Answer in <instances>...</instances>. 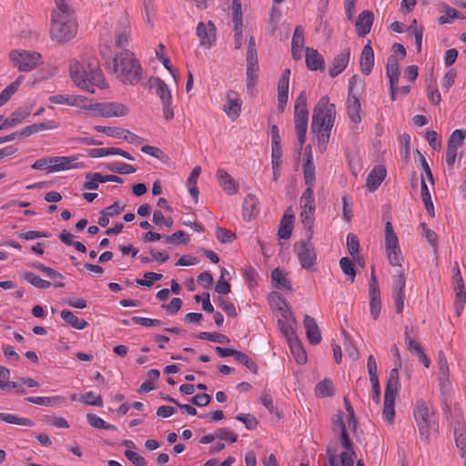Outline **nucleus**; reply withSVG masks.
<instances>
[{
  "mask_svg": "<svg viewBox=\"0 0 466 466\" xmlns=\"http://www.w3.org/2000/svg\"><path fill=\"white\" fill-rule=\"evenodd\" d=\"M197 338L199 339H207V340L214 341V342H218V343H228L229 342V339L226 335L217 333V332L210 333V332L202 331L197 335Z\"/></svg>",
  "mask_w": 466,
  "mask_h": 466,
  "instance_id": "680f3d73",
  "label": "nucleus"
},
{
  "mask_svg": "<svg viewBox=\"0 0 466 466\" xmlns=\"http://www.w3.org/2000/svg\"><path fill=\"white\" fill-rule=\"evenodd\" d=\"M77 158L76 157H52L47 167L48 172H58L71 168H78L80 165L74 163Z\"/></svg>",
  "mask_w": 466,
  "mask_h": 466,
  "instance_id": "2eb2a0df",
  "label": "nucleus"
},
{
  "mask_svg": "<svg viewBox=\"0 0 466 466\" xmlns=\"http://www.w3.org/2000/svg\"><path fill=\"white\" fill-rule=\"evenodd\" d=\"M294 220L295 216L291 212V208H289L280 220L278 231V236L279 237V238L288 239L290 238L293 229Z\"/></svg>",
  "mask_w": 466,
  "mask_h": 466,
  "instance_id": "393cba45",
  "label": "nucleus"
},
{
  "mask_svg": "<svg viewBox=\"0 0 466 466\" xmlns=\"http://www.w3.org/2000/svg\"><path fill=\"white\" fill-rule=\"evenodd\" d=\"M56 9L52 11L51 18H69L74 17V12L65 0H55Z\"/></svg>",
  "mask_w": 466,
  "mask_h": 466,
  "instance_id": "e433bc0d",
  "label": "nucleus"
},
{
  "mask_svg": "<svg viewBox=\"0 0 466 466\" xmlns=\"http://www.w3.org/2000/svg\"><path fill=\"white\" fill-rule=\"evenodd\" d=\"M441 10L445 12V15H442L439 17V24L444 25L448 23H451L452 19H465V15L458 11L457 9L449 6L446 3L441 4Z\"/></svg>",
  "mask_w": 466,
  "mask_h": 466,
  "instance_id": "72a5a7b5",
  "label": "nucleus"
},
{
  "mask_svg": "<svg viewBox=\"0 0 466 466\" xmlns=\"http://www.w3.org/2000/svg\"><path fill=\"white\" fill-rule=\"evenodd\" d=\"M339 424L340 427V436H339L340 443H341V446L345 449L344 451H354L353 443L349 437V434H348V431L346 429V425L341 419H339Z\"/></svg>",
  "mask_w": 466,
  "mask_h": 466,
  "instance_id": "052dcab7",
  "label": "nucleus"
},
{
  "mask_svg": "<svg viewBox=\"0 0 466 466\" xmlns=\"http://www.w3.org/2000/svg\"><path fill=\"white\" fill-rule=\"evenodd\" d=\"M400 389V378L397 369H392L387 380L384 392V402L382 418L385 421L391 424L395 418V399Z\"/></svg>",
  "mask_w": 466,
  "mask_h": 466,
  "instance_id": "20e7f679",
  "label": "nucleus"
},
{
  "mask_svg": "<svg viewBox=\"0 0 466 466\" xmlns=\"http://www.w3.org/2000/svg\"><path fill=\"white\" fill-rule=\"evenodd\" d=\"M301 222L309 231H312L314 225L315 199L313 188L306 187L300 197Z\"/></svg>",
  "mask_w": 466,
  "mask_h": 466,
  "instance_id": "9b49d317",
  "label": "nucleus"
},
{
  "mask_svg": "<svg viewBox=\"0 0 466 466\" xmlns=\"http://www.w3.org/2000/svg\"><path fill=\"white\" fill-rule=\"evenodd\" d=\"M289 81L279 77L278 82V109L283 112L288 102Z\"/></svg>",
  "mask_w": 466,
  "mask_h": 466,
  "instance_id": "2f4dec72",
  "label": "nucleus"
},
{
  "mask_svg": "<svg viewBox=\"0 0 466 466\" xmlns=\"http://www.w3.org/2000/svg\"><path fill=\"white\" fill-rule=\"evenodd\" d=\"M405 287H406V277L402 269V266L399 267V269L393 277L392 283V293L396 308V312L401 314L404 309V299H405Z\"/></svg>",
  "mask_w": 466,
  "mask_h": 466,
  "instance_id": "f8f14e48",
  "label": "nucleus"
},
{
  "mask_svg": "<svg viewBox=\"0 0 466 466\" xmlns=\"http://www.w3.org/2000/svg\"><path fill=\"white\" fill-rule=\"evenodd\" d=\"M165 242L172 245H187L189 241L188 235L182 231H177L170 236H164Z\"/></svg>",
  "mask_w": 466,
  "mask_h": 466,
  "instance_id": "de8ad7c7",
  "label": "nucleus"
},
{
  "mask_svg": "<svg viewBox=\"0 0 466 466\" xmlns=\"http://www.w3.org/2000/svg\"><path fill=\"white\" fill-rule=\"evenodd\" d=\"M112 70L125 85H136L142 78V67L133 52L125 49L115 55Z\"/></svg>",
  "mask_w": 466,
  "mask_h": 466,
  "instance_id": "f03ea898",
  "label": "nucleus"
},
{
  "mask_svg": "<svg viewBox=\"0 0 466 466\" xmlns=\"http://www.w3.org/2000/svg\"><path fill=\"white\" fill-rule=\"evenodd\" d=\"M242 208L244 219L251 220V218L257 216L259 211L258 198L254 195L248 194L243 201Z\"/></svg>",
  "mask_w": 466,
  "mask_h": 466,
  "instance_id": "cd10ccee",
  "label": "nucleus"
},
{
  "mask_svg": "<svg viewBox=\"0 0 466 466\" xmlns=\"http://www.w3.org/2000/svg\"><path fill=\"white\" fill-rule=\"evenodd\" d=\"M312 231H309L307 239L296 242L294 251L297 254L301 267L305 269H310L316 264L315 248L311 242Z\"/></svg>",
  "mask_w": 466,
  "mask_h": 466,
  "instance_id": "6e6552de",
  "label": "nucleus"
},
{
  "mask_svg": "<svg viewBox=\"0 0 466 466\" xmlns=\"http://www.w3.org/2000/svg\"><path fill=\"white\" fill-rule=\"evenodd\" d=\"M94 129L100 133H105L108 137L123 138L130 144L141 145L144 142V138L138 137L136 134L131 133L127 129L116 127H104L96 126Z\"/></svg>",
  "mask_w": 466,
  "mask_h": 466,
  "instance_id": "ddd939ff",
  "label": "nucleus"
},
{
  "mask_svg": "<svg viewBox=\"0 0 466 466\" xmlns=\"http://www.w3.org/2000/svg\"><path fill=\"white\" fill-rule=\"evenodd\" d=\"M386 75L390 81V86L399 84V76L400 75L399 61L393 55L387 58Z\"/></svg>",
  "mask_w": 466,
  "mask_h": 466,
  "instance_id": "c85d7f7f",
  "label": "nucleus"
},
{
  "mask_svg": "<svg viewBox=\"0 0 466 466\" xmlns=\"http://www.w3.org/2000/svg\"><path fill=\"white\" fill-rule=\"evenodd\" d=\"M335 115V105L329 103L328 96H322L313 109L311 132L317 134L318 145L321 151L326 149L329 140Z\"/></svg>",
  "mask_w": 466,
  "mask_h": 466,
  "instance_id": "f257e3e1",
  "label": "nucleus"
},
{
  "mask_svg": "<svg viewBox=\"0 0 466 466\" xmlns=\"http://www.w3.org/2000/svg\"><path fill=\"white\" fill-rule=\"evenodd\" d=\"M295 131L298 137L299 150L302 148L306 141V134L308 129L309 116H294Z\"/></svg>",
  "mask_w": 466,
  "mask_h": 466,
  "instance_id": "473e14b6",
  "label": "nucleus"
},
{
  "mask_svg": "<svg viewBox=\"0 0 466 466\" xmlns=\"http://www.w3.org/2000/svg\"><path fill=\"white\" fill-rule=\"evenodd\" d=\"M385 250L390 264L393 267H400V256L401 251L399 239L390 221L385 225Z\"/></svg>",
  "mask_w": 466,
  "mask_h": 466,
  "instance_id": "9d476101",
  "label": "nucleus"
},
{
  "mask_svg": "<svg viewBox=\"0 0 466 466\" xmlns=\"http://www.w3.org/2000/svg\"><path fill=\"white\" fill-rule=\"evenodd\" d=\"M420 228L423 230V236L436 253L438 250V236L436 232L429 228L425 223H421Z\"/></svg>",
  "mask_w": 466,
  "mask_h": 466,
  "instance_id": "e2e57ef3",
  "label": "nucleus"
},
{
  "mask_svg": "<svg viewBox=\"0 0 466 466\" xmlns=\"http://www.w3.org/2000/svg\"><path fill=\"white\" fill-rule=\"evenodd\" d=\"M0 420L10 424H16L26 427L35 426V422L28 418H20L15 414L0 412Z\"/></svg>",
  "mask_w": 466,
  "mask_h": 466,
  "instance_id": "ea45409f",
  "label": "nucleus"
},
{
  "mask_svg": "<svg viewBox=\"0 0 466 466\" xmlns=\"http://www.w3.org/2000/svg\"><path fill=\"white\" fill-rule=\"evenodd\" d=\"M216 26L213 22H199L197 25V35L200 39V46L210 47L216 41Z\"/></svg>",
  "mask_w": 466,
  "mask_h": 466,
  "instance_id": "4468645a",
  "label": "nucleus"
},
{
  "mask_svg": "<svg viewBox=\"0 0 466 466\" xmlns=\"http://www.w3.org/2000/svg\"><path fill=\"white\" fill-rule=\"evenodd\" d=\"M361 72L369 76L374 66V52L370 45V41L363 47L360 59Z\"/></svg>",
  "mask_w": 466,
  "mask_h": 466,
  "instance_id": "b1692460",
  "label": "nucleus"
},
{
  "mask_svg": "<svg viewBox=\"0 0 466 466\" xmlns=\"http://www.w3.org/2000/svg\"><path fill=\"white\" fill-rule=\"evenodd\" d=\"M347 247L350 255L352 257L354 260L359 259V252H360V242L358 237L353 233H349L347 235Z\"/></svg>",
  "mask_w": 466,
  "mask_h": 466,
  "instance_id": "8fccbe9b",
  "label": "nucleus"
},
{
  "mask_svg": "<svg viewBox=\"0 0 466 466\" xmlns=\"http://www.w3.org/2000/svg\"><path fill=\"white\" fill-rule=\"evenodd\" d=\"M413 416L417 422V426L421 437L429 439L430 429L434 423L433 413L430 410L423 400H418L413 410Z\"/></svg>",
  "mask_w": 466,
  "mask_h": 466,
  "instance_id": "1a4fd4ad",
  "label": "nucleus"
},
{
  "mask_svg": "<svg viewBox=\"0 0 466 466\" xmlns=\"http://www.w3.org/2000/svg\"><path fill=\"white\" fill-rule=\"evenodd\" d=\"M370 299V310L373 319H377L380 316L381 309L380 293L369 294Z\"/></svg>",
  "mask_w": 466,
  "mask_h": 466,
  "instance_id": "4d7b16f0",
  "label": "nucleus"
},
{
  "mask_svg": "<svg viewBox=\"0 0 466 466\" xmlns=\"http://www.w3.org/2000/svg\"><path fill=\"white\" fill-rule=\"evenodd\" d=\"M364 81L357 75L352 76L349 81V94H348V116L350 120L356 124L361 121L360 116V102L359 100V88L362 90Z\"/></svg>",
  "mask_w": 466,
  "mask_h": 466,
  "instance_id": "0eeeda50",
  "label": "nucleus"
},
{
  "mask_svg": "<svg viewBox=\"0 0 466 466\" xmlns=\"http://www.w3.org/2000/svg\"><path fill=\"white\" fill-rule=\"evenodd\" d=\"M129 28V22L127 18L123 17L119 21V25L116 28V46L117 47H123L128 43V35L129 32L127 29Z\"/></svg>",
  "mask_w": 466,
  "mask_h": 466,
  "instance_id": "7c9ffc66",
  "label": "nucleus"
},
{
  "mask_svg": "<svg viewBox=\"0 0 466 466\" xmlns=\"http://www.w3.org/2000/svg\"><path fill=\"white\" fill-rule=\"evenodd\" d=\"M103 107L106 117L124 116L128 114V108L122 103L105 102Z\"/></svg>",
  "mask_w": 466,
  "mask_h": 466,
  "instance_id": "c756f323",
  "label": "nucleus"
},
{
  "mask_svg": "<svg viewBox=\"0 0 466 466\" xmlns=\"http://www.w3.org/2000/svg\"><path fill=\"white\" fill-rule=\"evenodd\" d=\"M466 137V130L465 129H456L454 130L449 139L448 146H452V147L457 148L463 145L464 139Z\"/></svg>",
  "mask_w": 466,
  "mask_h": 466,
  "instance_id": "bf43d9fd",
  "label": "nucleus"
},
{
  "mask_svg": "<svg viewBox=\"0 0 466 466\" xmlns=\"http://www.w3.org/2000/svg\"><path fill=\"white\" fill-rule=\"evenodd\" d=\"M148 87L150 89H155L157 96L160 98L162 103L172 100L171 92L167 85L161 78L154 76L150 77L148 79Z\"/></svg>",
  "mask_w": 466,
  "mask_h": 466,
  "instance_id": "4be33fe9",
  "label": "nucleus"
},
{
  "mask_svg": "<svg viewBox=\"0 0 466 466\" xmlns=\"http://www.w3.org/2000/svg\"><path fill=\"white\" fill-rule=\"evenodd\" d=\"M235 360L238 363L242 364L247 369H248L252 373H254V374L258 373V367L257 363L251 358H249L246 353L238 350Z\"/></svg>",
  "mask_w": 466,
  "mask_h": 466,
  "instance_id": "864d4df0",
  "label": "nucleus"
},
{
  "mask_svg": "<svg viewBox=\"0 0 466 466\" xmlns=\"http://www.w3.org/2000/svg\"><path fill=\"white\" fill-rule=\"evenodd\" d=\"M223 110L232 120L238 117L241 111V100L238 92L234 90L227 92V103L223 106Z\"/></svg>",
  "mask_w": 466,
  "mask_h": 466,
  "instance_id": "dca6fc26",
  "label": "nucleus"
},
{
  "mask_svg": "<svg viewBox=\"0 0 466 466\" xmlns=\"http://www.w3.org/2000/svg\"><path fill=\"white\" fill-rule=\"evenodd\" d=\"M217 177L220 187L228 195H235L238 191V184L233 180L230 175L224 169L219 168L217 172Z\"/></svg>",
  "mask_w": 466,
  "mask_h": 466,
  "instance_id": "bb28decb",
  "label": "nucleus"
},
{
  "mask_svg": "<svg viewBox=\"0 0 466 466\" xmlns=\"http://www.w3.org/2000/svg\"><path fill=\"white\" fill-rule=\"evenodd\" d=\"M386 168L383 165H377L369 173L366 187L369 191L374 192L382 183L386 177Z\"/></svg>",
  "mask_w": 466,
  "mask_h": 466,
  "instance_id": "a211bd4d",
  "label": "nucleus"
},
{
  "mask_svg": "<svg viewBox=\"0 0 466 466\" xmlns=\"http://www.w3.org/2000/svg\"><path fill=\"white\" fill-rule=\"evenodd\" d=\"M48 100L53 104H66L69 106H76L80 101H82L80 96L70 95H56L50 96Z\"/></svg>",
  "mask_w": 466,
  "mask_h": 466,
  "instance_id": "c03bdc74",
  "label": "nucleus"
},
{
  "mask_svg": "<svg viewBox=\"0 0 466 466\" xmlns=\"http://www.w3.org/2000/svg\"><path fill=\"white\" fill-rule=\"evenodd\" d=\"M269 299L273 302L276 300L278 308L280 311H282V317L284 319H288L292 316L291 311L289 310V304L287 300L278 293H272L269 296Z\"/></svg>",
  "mask_w": 466,
  "mask_h": 466,
  "instance_id": "603ef678",
  "label": "nucleus"
},
{
  "mask_svg": "<svg viewBox=\"0 0 466 466\" xmlns=\"http://www.w3.org/2000/svg\"><path fill=\"white\" fill-rule=\"evenodd\" d=\"M304 44V29L302 25H297L294 29L291 41V56L294 60H299L301 58Z\"/></svg>",
  "mask_w": 466,
  "mask_h": 466,
  "instance_id": "5701e85b",
  "label": "nucleus"
},
{
  "mask_svg": "<svg viewBox=\"0 0 466 466\" xmlns=\"http://www.w3.org/2000/svg\"><path fill=\"white\" fill-rule=\"evenodd\" d=\"M289 344L296 362L299 364L306 363L307 354L298 338H294V340H290Z\"/></svg>",
  "mask_w": 466,
  "mask_h": 466,
  "instance_id": "a19ab883",
  "label": "nucleus"
},
{
  "mask_svg": "<svg viewBox=\"0 0 466 466\" xmlns=\"http://www.w3.org/2000/svg\"><path fill=\"white\" fill-rule=\"evenodd\" d=\"M303 324L309 342L312 345L319 344L321 341V334L315 319L309 315H305Z\"/></svg>",
  "mask_w": 466,
  "mask_h": 466,
  "instance_id": "aec40b11",
  "label": "nucleus"
},
{
  "mask_svg": "<svg viewBox=\"0 0 466 466\" xmlns=\"http://www.w3.org/2000/svg\"><path fill=\"white\" fill-rule=\"evenodd\" d=\"M23 279L40 289H46L51 286V282L41 279L33 272H25Z\"/></svg>",
  "mask_w": 466,
  "mask_h": 466,
  "instance_id": "79ce46f5",
  "label": "nucleus"
},
{
  "mask_svg": "<svg viewBox=\"0 0 466 466\" xmlns=\"http://www.w3.org/2000/svg\"><path fill=\"white\" fill-rule=\"evenodd\" d=\"M70 76L74 83L89 93H95L94 86L104 88L106 86L104 75L98 67L96 61H89L86 67L74 62L69 67Z\"/></svg>",
  "mask_w": 466,
  "mask_h": 466,
  "instance_id": "7ed1b4c3",
  "label": "nucleus"
},
{
  "mask_svg": "<svg viewBox=\"0 0 466 466\" xmlns=\"http://www.w3.org/2000/svg\"><path fill=\"white\" fill-rule=\"evenodd\" d=\"M294 116H309L306 92L302 91L295 101Z\"/></svg>",
  "mask_w": 466,
  "mask_h": 466,
  "instance_id": "37998d69",
  "label": "nucleus"
},
{
  "mask_svg": "<svg viewBox=\"0 0 466 466\" xmlns=\"http://www.w3.org/2000/svg\"><path fill=\"white\" fill-rule=\"evenodd\" d=\"M8 58L20 72H31L43 64L42 56L36 51L13 49L9 52Z\"/></svg>",
  "mask_w": 466,
  "mask_h": 466,
  "instance_id": "39448f33",
  "label": "nucleus"
},
{
  "mask_svg": "<svg viewBox=\"0 0 466 466\" xmlns=\"http://www.w3.org/2000/svg\"><path fill=\"white\" fill-rule=\"evenodd\" d=\"M420 190H421V200L424 203L425 208L428 214L433 218L435 216L433 203L431 201V194L429 188L426 185L425 179L423 177L420 178Z\"/></svg>",
  "mask_w": 466,
  "mask_h": 466,
  "instance_id": "58836bf2",
  "label": "nucleus"
},
{
  "mask_svg": "<svg viewBox=\"0 0 466 466\" xmlns=\"http://www.w3.org/2000/svg\"><path fill=\"white\" fill-rule=\"evenodd\" d=\"M258 66H247L246 76H247V88L249 92L253 90L255 87L258 78Z\"/></svg>",
  "mask_w": 466,
  "mask_h": 466,
  "instance_id": "0e129e2a",
  "label": "nucleus"
},
{
  "mask_svg": "<svg viewBox=\"0 0 466 466\" xmlns=\"http://www.w3.org/2000/svg\"><path fill=\"white\" fill-rule=\"evenodd\" d=\"M350 56V50L347 47L334 57L332 64L329 68V75L330 77L334 78L338 76L347 67Z\"/></svg>",
  "mask_w": 466,
  "mask_h": 466,
  "instance_id": "f3484780",
  "label": "nucleus"
},
{
  "mask_svg": "<svg viewBox=\"0 0 466 466\" xmlns=\"http://www.w3.org/2000/svg\"><path fill=\"white\" fill-rule=\"evenodd\" d=\"M141 151L145 154L152 156L163 162H166L168 159V157L164 153V151L157 147L146 145L141 147Z\"/></svg>",
  "mask_w": 466,
  "mask_h": 466,
  "instance_id": "69168bd1",
  "label": "nucleus"
},
{
  "mask_svg": "<svg viewBox=\"0 0 466 466\" xmlns=\"http://www.w3.org/2000/svg\"><path fill=\"white\" fill-rule=\"evenodd\" d=\"M303 176L307 187L313 188L315 184V166L311 159L310 153L308 155L307 159L303 163Z\"/></svg>",
  "mask_w": 466,
  "mask_h": 466,
  "instance_id": "c9c22d12",
  "label": "nucleus"
},
{
  "mask_svg": "<svg viewBox=\"0 0 466 466\" xmlns=\"http://www.w3.org/2000/svg\"><path fill=\"white\" fill-rule=\"evenodd\" d=\"M106 169L110 172L123 175L132 174L137 171V168L134 166L123 162L108 164L106 166Z\"/></svg>",
  "mask_w": 466,
  "mask_h": 466,
  "instance_id": "49530a36",
  "label": "nucleus"
},
{
  "mask_svg": "<svg viewBox=\"0 0 466 466\" xmlns=\"http://www.w3.org/2000/svg\"><path fill=\"white\" fill-rule=\"evenodd\" d=\"M76 30L74 17L51 18L50 36L57 43L63 44L73 39L76 35Z\"/></svg>",
  "mask_w": 466,
  "mask_h": 466,
  "instance_id": "423d86ee",
  "label": "nucleus"
},
{
  "mask_svg": "<svg viewBox=\"0 0 466 466\" xmlns=\"http://www.w3.org/2000/svg\"><path fill=\"white\" fill-rule=\"evenodd\" d=\"M102 183L101 173H87L86 175V181L82 185L84 190H96Z\"/></svg>",
  "mask_w": 466,
  "mask_h": 466,
  "instance_id": "09e8293b",
  "label": "nucleus"
},
{
  "mask_svg": "<svg viewBox=\"0 0 466 466\" xmlns=\"http://www.w3.org/2000/svg\"><path fill=\"white\" fill-rule=\"evenodd\" d=\"M373 19V13L369 10H364L359 15L355 26L357 35L360 37H363L370 32Z\"/></svg>",
  "mask_w": 466,
  "mask_h": 466,
  "instance_id": "6ab92c4d",
  "label": "nucleus"
},
{
  "mask_svg": "<svg viewBox=\"0 0 466 466\" xmlns=\"http://www.w3.org/2000/svg\"><path fill=\"white\" fill-rule=\"evenodd\" d=\"M316 395L321 398L334 395V389L331 380L325 379L319 382L315 388Z\"/></svg>",
  "mask_w": 466,
  "mask_h": 466,
  "instance_id": "a18cd8bd",
  "label": "nucleus"
},
{
  "mask_svg": "<svg viewBox=\"0 0 466 466\" xmlns=\"http://www.w3.org/2000/svg\"><path fill=\"white\" fill-rule=\"evenodd\" d=\"M31 114L29 108L19 107L15 110L8 117L2 120L0 123V130H5L7 128L17 126L22 123Z\"/></svg>",
  "mask_w": 466,
  "mask_h": 466,
  "instance_id": "412c9836",
  "label": "nucleus"
},
{
  "mask_svg": "<svg viewBox=\"0 0 466 466\" xmlns=\"http://www.w3.org/2000/svg\"><path fill=\"white\" fill-rule=\"evenodd\" d=\"M64 398L56 397H26L24 399L25 401L37 404V405H52L54 403H59Z\"/></svg>",
  "mask_w": 466,
  "mask_h": 466,
  "instance_id": "13d9d810",
  "label": "nucleus"
},
{
  "mask_svg": "<svg viewBox=\"0 0 466 466\" xmlns=\"http://www.w3.org/2000/svg\"><path fill=\"white\" fill-rule=\"evenodd\" d=\"M80 401L87 404L97 407L103 406V400L100 395H96L93 391L86 392L80 396Z\"/></svg>",
  "mask_w": 466,
  "mask_h": 466,
  "instance_id": "338daca9",
  "label": "nucleus"
},
{
  "mask_svg": "<svg viewBox=\"0 0 466 466\" xmlns=\"http://www.w3.org/2000/svg\"><path fill=\"white\" fill-rule=\"evenodd\" d=\"M306 65L311 71H323L325 68L323 56L318 52V50L309 47H306Z\"/></svg>",
  "mask_w": 466,
  "mask_h": 466,
  "instance_id": "a878e982",
  "label": "nucleus"
},
{
  "mask_svg": "<svg viewBox=\"0 0 466 466\" xmlns=\"http://www.w3.org/2000/svg\"><path fill=\"white\" fill-rule=\"evenodd\" d=\"M216 238L223 244L231 243L237 238L236 234L231 233L229 230L224 229L218 226L216 227Z\"/></svg>",
  "mask_w": 466,
  "mask_h": 466,
  "instance_id": "774afa93",
  "label": "nucleus"
},
{
  "mask_svg": "<svg viewBox=\"0 0 466 466\" xmlns=\"http://www.w3.org/2000/svg\"><path fill=\"white\" fill-rule=\"evenodd\" d=\"M86 420L88 423L95 429H104L110 431L116 429V426L106 422L103 419L93 413H88L86 415Z\"/></svg>",
  "mask_w": 466,
  "mask_h": 466,
  "instance_id": "3c124183",
  "label": "nucleus"
},
{
  "mask_svg": "<svg viewBox=\"0 0 466 466\" xmlns=\"http://www.w3.org/2000/svg\"><path fill=\"white\" fill-rule=\"evenodd\" d=\"M339 266L342 272L349 277L351 282L354 281L356 277L355 266L350 258L344 257L339 260Z\"/></svg>",
  "mask_w": 466,
  "mask_h": 466,
  "instance_id": "5fc2aeb1",
  "label": "nucleus"
},
{
  "mask_svg": "<svg viewBox=\"0 0 466 466\" xmlns=\"http://www.w3.org/2000/svg\"><path fill=\"white\" fill-rule=\"evenodd\" d=\"M271 280L274 287L277 289H285L287 290L292 289L289 280L279 268H275L271 271Z\"/></svg>",
  "mask_w": 466,
  "mask_h": 466,
  "instance_id": "4c0bfd02",
  "label": "nucleus"
},
{
  "mask_svg": "<svg viewBox=\"0 0 466 466\" xmlns=\"http://www.w3.org/2000/svg\"><path fill=\"white\" fill-rule=\"evenodd\" d=\"M465 302H466V291L464 289L462 279H461V277H460V279L458 281V290L456 293V301H455L458 315H460L461 311L463 309Z\"/></svg>",
  "mask_w": 466,
  "mask_h": 466,
  "instance_id": "6e6d98bb",
  "label": "nucleus"
},
{
  "mask_svg": "<svg viewBox=\"0 0 466 466\" xmlns=\"http://www.w3.org/2000/svg\"><path fill=\"white\" fill-rule=\"evenodd\" d=\"M60 316L72 328L82 330L88 326V323L84 319H78L72 311L64 309L61 311Z\"/></svg>",
  "mask_w": 466,
  "mask_h": 466,
  "instance_id": "f704fd0d",
  "label": "nucleus"
}]
</instances>
